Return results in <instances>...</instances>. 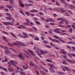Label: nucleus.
Wrapping results in <instances>:
<instances>
[{"label":"nucleus","mask_w":75,"mask_h":75,"mask_svg":"<svg viewBox=\"0 0 75 75\" xmlns=\"http://www.w3.org/2000/svg\"><path fill=\"white\" fill-rule=\"evenodd\" d=\"M23 24L24 25H28V23H23Z\"/></svg>","instance_id":"603ef678"},{"label":"nucleus","mask_w":75,"mask_h":75,"mask_svg":"<svg viewBox=\"0 0 75 75\" xmlns=\"http://www.w3.org/2000/svg\"><path fill=\"white\" fill-rule=\"evenodd\" d=\"M61 50L62 51V52L63 54H65V52L64 50L62 49Z\"/></svg>","instance_id":"dca6fc26"},{"label":"nucleus","mask_w":75,"mask_h":75,"mask_svg":"<svg viewBox=\"0 0 75 75\" xmlns=\"http://www.w3.org/2000/svg\"><path fill=\"white\" fill-rule=\"evenodd\" d=\"M71 55H72V56H73V57H75V54H71Z\"/></svg>","instance_id":"774afa93"},{"label":"nucleus","mask_w":75,"mask_h":75,"mask_svg":"<svg viewBox=\"0 0 75 75\" xmlns=\"http://www.w3.org/2000/svg\"><path fill=\"white\" fill-rule=\"evenodd\" d=\"M45 21L46 22H47V23H48V22H49V21H50V19H46L45 20Z\"/></svg>","instance_id":"c03bdc74"},{"label":"nucleus","mask_w":75,"mask_h":75,"mask_svg":"<svg viewBox=\"0 0 75 75\" xmlns=\"http://www.w3.org/2000/svg\"><path fill=\"white\" fill-rule=\"evenodd\" d=\"M34 39L35 40H36L37 41L39 40V38L37 37L34 38Z\"/></svg>","instance_id":"4be33fe9"},{"label":"nucleus","mask_w":75,"mask_h":75,"mask_svg":"<svg viewBox=\"0 0 75 75\" xmlns=\"http://www.w3.org/2000/svg\"><path fill=\"white\" fill-rule=\"evenodd\" d=\"M39 49V48L37 47H35L33 48V49L34 50H38Z\"/></svg>","instance_id":"6ab92c4d"},{"label":"nucleus","mask_w":75,"mask_h":75,"mask_svg":"<svg viewBox=\"0 0 75 75\" xmlns=\"http://www.w3.org/2000/svg\"><path fill=\"white\" fill-rule=\"evenodd\" d=\"M4 25H8V24H7V22H4Z\"/></svg>","instance_id":"49530a36"},{"label":"nucleus","mask_w":75,"mask_h":75,"mask_svg":"<svg viewBox=\"0 0 75 75\" xmlns=\"http://www.w3.org/2000/svg\"><path fill=\"white\" fill-rule=\"evenodd\" d=\"M62 19H63L62 18H57L58 20H62Z\"/></svg>","instance_id":"052dcab7"},{"label":"nucleus","mask_w":75,"mask_h":75,"mask_svg":"<svg viewBox=\"0 0 75 75\" xmlns=\"http://www.w3.org/2000/svg\"><path fill=\"white\" fill-rule=\"evenodd\" d=\"M5 54H7V55H8V54H10L11 53V52H10L8 50H5Z\"/></svg>","instance_id":"20e7f679"},{"label":"nucleus","mask_w":75,"mask_h":75,"mask_svg":"<svg viewBox=\"0 0 75 75\" xmlns=\"http://www.w3.org/2000/svg\"><path fill=\"white\" fill-rule=\"evenodd\" d=\"M40 62L41 63V64H42V65H46V64H45V63H44V62L41 61Z\"/></svg>","instance_id":"b1692460"},{"label":"nucleus","mask_w":75,"mask_h":75,"mask_svg":"<svg viewBox=\"0 0 75 75\" xmlns=\"http://www.w3.org/2000/svg\"><path fill=\"white\" fill-rule=\"evenodd\" d=\"M8 70H9V71H12V69H11V68H8Z\"/></svg>","instance_id":"37998d69"},{"label":"nucleus","mask_w":75,"mask_h":75,"mask_svg":"<svg viewBox=\"0 0 75 75\" xmlns=\"http://www.w3.org/2000/svg\"><path fill=\"white\" fill-rule=\"evenodd\" d=\"M49 70L51 72H52V73H54V70L52 69L51 68H50Z\"/></svg>","instance_id":"6e6552de"},{"label":"nucleus","mask_w":75,"mask_h":75,"mask_svg":"<svg viewBox=\"0 0 75 75\" xmlns=\"http://www.w3.org/2000/svg\"><path fill=\"white\" fill-rule=\"evenodd\" d=\"M46 47L47 48H51V47L49 45H46Z\"/></svg>","instance_id":"aec40b11"},{"label":"nucleus","mask_w":75,"mask_h":75,"mask_svg":"<svg viewBox=\"0 0 75 75\" xmlns=\"http://www.w3.org/2000/svg\"><path fill=\"white\" fill-rule=\"evenodd\" d=\"M40 73H41V74H44V72H43L42 71H40Z\"/></svg>","instance_id":"5fc2aeb1"},{"label":"nucleus","mask_w":75,"mask_h":75,"mask_svg":"<svg viewBox=\"0 0 75 75\" xmlns=\"http://www.w3.org/2000/svg\"><path fill=\"white\" fill-rule=\"evenodd\" d=\"M19 44H20L21 46H24V44L21 43V42H19Z\"/></svg>","instance_id":"393cba45"},{"label":"nucleus","mask_w":75,"mask_h":75,"mask_svg":"<svg viewBox=\"0 0 75 75\" xmlns=\"http://www.w3.org/2000/svg\"><path fill=\"white\" fill-rule=\"evenodd\" d=\"M13 24V23H11L10 22L9 23V25H12Z\"/></svg>","instance_id":"680f3d73"},{"label":"nucleus","mask_w":75,"mask_h":75,"mask_svg":"<svg viewBox=\"0 0 75 75\" xmlns=\"http://www.w3.org/2000/svg\"><path fill=\"white\" fill-rule=\"evenodd\" d=\"M57 73L59 74V75H62H62H65V74L64 73L61 72L59 71V72H58Z\"/></svg>","instance_id":"0eeeda50"},{"label":"nucleus","mask_w":75,"mask_h":75,"mask_svg":"<svg viewBox=\"0 0 75 75\" xmlns=\"http://www.w3.org/2000/svg\"><path fill=\"white\" fill-rule=\"evenodd\" d=\"M2 33H4L8 35V33H7V32H6L5 31H2Z\"/></svg>","instance_id":"c9c22d12"},{"label":"nucleus","mask_w":75,"mask_h":75,"mask_svg":"<svg viewBox=\"0 0 75 75\" xmlns=\"http://www.w3.org/2000/svg\"><path fill=\"white\" fill-rule=\"evenodd\" d=\"M6 7H8V8H9V9H11V6H10L8 5H6Z\"/></svg>","instance_id":"c756f323"},{"label":"nucleus","mask_w":75,"mask_h":75,"mask_svg":"<svg viewBox=\"0 0 75 75\" xmlns=\"http://www.w3.org/2000/svg\"><path fill=\"white\" fill-rule=\"evenodd\" d=\"M53 40H54V41H55V42H59L58 40H57L56 39H54Z\"/></svg>","instance_id":"a878e982"},{"label":"nucleus","mask_w":75,"mask_h":75,"mask_svg":"<svg viewBox=\"0 0 75 75\" xmlns=\"http://www.w3.org/2000/svg\"><path fill=\"white\" fill-rule=\"evenodd\" d=\"M47 62H52V61H51L49 60L48 59H47Z\"/></svg>","instance_id":"e433bc0d"},{"label":"nucleus","mask_w":75,"mask_h":75,"mask_svg":"<svg viewBox=\"0 0 75 75\" xmlns=\"http://www.w3.org/2000/svg\"><path fill=\"white\" fill-rule=\"evenodd\" d=\"M10 62L11 63L12 65H13V66L14 67H16V64H17V62L15 61H13L10 60Z\"/></svg>","instance_id":"f257e3e1"},{"label":"nucleus","mask_w":75,"mask_h":75,"mask_svg":"<svg viewBox=\"0 0 75 75\" xmlns=\"http://www.w3.org/2000/svg\"><path fill=\"white\" fill-rule=\"evenodd\" d=\"M54 48H55V49H57V50H59L58 48L57 47V46H55L54 47Z\"/></svg>","instance_id":"3c124183"},{"label":"nucleus","mask_w":75,"mask_h":75,"mask_svg":"<svg viewBox=\"0 0 75 75\" xmlns=\"http://www.w3.org/2000/svg\"><path fill=\"white\" fill-rule=\"evenodd\" d=\"M41 54H42V53H40L38 54V55L39 56V57H40L41 56Z\"/></svg>","instance_id":"a18cd8bd"},{"label":"nucleus","mask_w":75,"mask_h":75,"mask_svg":"<svg viewBox=\"0 0 75 75\" xmlns=\"http://www.w3.org/2000/svg\"><path fill=\"white\" fill-rule=\"evenodd\" d=\"M65 21H66V20L63 19L62 20H61V21H60L59 22V24H62L64 23V22H65Z\"/></svg>","instance_id":"f03ea898"},{"label":"nucleus","mask_w":75,"mask_h":75,"mask_svg":"<svg viewBox=\"0 0 75 75\" xmlns=\"http://www.w3.org/2000/svg\"><path fill=\"white\" fill-rule=\"evenodd\" d=\"M34 67L35 68H38V66L36 65H35L34 66Z\"/></svg>","instance_id":"4d7b16f0"},{"label":"nucleus","mask_w":75,"mask_h":75,"mask_svg":"<svg viewBox=\"0 0 75 75\" xmlns=\"http://www.w3.org/2000/svg\"><path fill=\"white\" fill-rule=\"evenodd\" d=\"M69 31L70 33H72V28H70L69 29Z\"/></svg>","instance_id":"7c9ffc66"},{"label":"nucleus","mask_w":75,"mask_h":75,"mask_svg":"<svg viewBox=\"0 0 75 75\" xmlns=\"http://www.w3.org/2000/svg\"><path fill=\"white\" fill-rule=\"evenodd\" d=\"M48 19L49 20V21H50L51 22H54V21L53 19H50L49 18H48Z\"/></svg>","instance_id":"a211bd4d"},{"label":"nucleus","mask_w":75,"mask_h":75,"mask_svg":"<svg viewBox=\"0 0 75 75\" xmlns=\"http://www.w3.org/2000/svg\"><path fill=\"white\" fill-rule=\"evenodd\" d=\"M40 68H42V69H43V70H44V71H45V68H44V67L41 66H40Z\"/></svg>","instance_id":"473e14b6"},{"label":"nucleus","mask_w":75,"mask_h":75,"mask_svg":"<svg viewBox=\"0 0 75 75\" xmlns=\"http://www.w3.org/2000/svg\"><path fill=\"white\" fill-rule=\"evenodd\" d=\"M58 26L60 27H64V25H59Z\"/></svg>","instance_id":"79ce46f5"},{"label":"nucleus","mask_w":75,"mask_h":75,"mask_svg":"<svg viewBox=\"0 0 75 75\" xmlns=\"http://www.w3.org/2000/svg\"><path fill=\"white\" fill-rule=\"evenodd\" d=\"M26 20L27 23H30V21H29V20H28V19H26Z\"/></svg>","instance_id":"58836bf2"},{"label":"nucleus","mask_w":75,"mask_h":75,"mask_svg":"<svg viewBox=\"0 0 75 75\" xmlns=\"http://www.w3.org/2000/svg\"><path fill=\"white\" fill-rule=\"evenodd\" d=\"M24 51V52H25V53H26V54H27L28 55H30V54H29V53H28L27 52V51H25V50Z\"/></svg>","instance_id":"4c0bfd02"},{"label":"nucleus","mask_w":75,"mask_h":75,"mask_svg":"<svg viewBox=\"0 0 75 75\" xmlns=\"http://www.w3.org/2000/svg\"><path fill=\"white\" fill-rule=\"evenodd\" d=\"M71 3H73V4H75V2L74 1H71Z\"/></svg>","instance_id":"864d4df0"},{"label":"nucleus","mask_w":75,"mask_h":75,"mask_svg":"<svg viewBox=\"0 0 75 75\" xmlns=\"http://www.w3.org/2000/svg\"><path fill=\"white\" fill-rule=\"evenodd\" d=\"M35 23H37V24H40V22L39 21H35Z\"/></svg>","instance_id":"8fccbe9b"},{"label":"nucleus","mask_w":75,"mask_h":75,"mask_svg":"<svg viewBox=\"0 0 75 75\" xmlns=\"http://www.w3.org/2000/svg\"><path fill=\"white\" fill-rule=\"evenodd\" d=\"M15 15L16 17H18V14H17V13H15Z\"/></svg>","instance_id":"2f4dec72"},{"label":"nucleus","mask_w":75,"mask_h":75,"mask_svg":"<svg viewBox=\"0 0 75 75\" xmlns=\"http://www.w3.org/2000/svg\"><path fill=\"white\" fill-rule=\"evenodd\" d=\"M8 45H10V46L12 47H13V45H12V44H11V43H8Z\"/></svg>","instance_id":"c85d7f7f"},{"label":"nucleus","mask_w":75,"mask_h":75,"mask_svg":"<svg viewBox=\"0 0 75 75\" xmlns=\"http://www.w3.org/2000/svg\"><path fill=\"white\" fill-rule=\"evenodd\" d=\"M60 11H61L62 13H65L66 11V10H63L62 8L60 9Z\"/></svg>","instance_id":"f8f14e48"},{"label":"nucleus","mask_w":75,"mask_h":75,"mask_svg":"<svg viewBox=\"0 0 75 75\" xmlns=\"http://www.w3.org/2000/svg\"><path fill=\"white\" fill-rule=\"evenodd\" d=\"M11 23L14 24V19H13V18L11 17Z\"/></svg>","instance_id":"1a4fd4ad"},{"label":"nucleus","mask_w":75,"mask_h":75,"mask_svg":"<svg viewBox=\"0 0 75 75\" xmlns=\"http://www.w3.org/2000/svg\"><path fill=\"white\" fill-rule=\"evenodd\" d=\"M60 41H61L62 42H64V40H63L61 39H59Z\"/></svg>","instance_id":"6e6d98bb"},{"label":"nucleus","mask_w":75,"mask_h":75,"mask_svg":"<svg viewBox=\"0 0 75 75\" xmlns=\"http://www.w3.org/2000/svg\"><path fill=\"white\" fill-rule=\"evenodd\" d=\"M23 34L24 35H25V36H27V34L26 33H23Z\"/></svg>","instance_id":"f704fd0d"},{"label":"nucleus","mask_w":75,"mask_h":75,"mask_svg":"<svg viewBox=\"0 0 75 75\" xmlns=\"http://www.w3.org/2000/svg\"><path fill=\"white\" fill-rule=\"evenodd\" d=\"M19 4L20 5V6L22 7H24V5L23 4H22V2L21 1L19 3Z\"/></svg>","instance_id":"423d86ee"},{"label":"nucleus","mask_w":75,"mask_h":75,"mask_svg":"<svg viewBox=\"0 0 75 75\" xmlns=\"http://www.w3.org/2000/svg\"><path fill=\"white\" fill-rule=\"evenodd\" d=\"M54 38H57V39H58L59 38L58 37H57L56 35H55L54 36Z\"/></svg>","instance_id":"09e8293b"},{"label":"nucleus","mask_w":75,"mask_h":75,"mask_svg":"<svg viewBox=\"0 0 75 75\" xmlns=\"http://www.w3.org/2000/svg\"><path fill=\"white\" fill-rule=\"evenodd\" d=\"M70 7H68L69 8H70V9H73V6H71V5H69Z\"/></svg>","instance_id":"cd10ccee"},{"label":"nucleus","mask_w":75,"mask_h":75,"mask_svg":"<svg viewBox=\"0 0 75 75\" xmlns=\"http://www.w3.org/2000/svg\"><path fill=\"white\" fill-rule=\"evenodd\" d=\"M25 13L27 15V16H30V14L29 13L28 11H26L25 12Z\"/></svg>","instance_id":"412c9836"},{"label":"nucleus","mask_w":75,"mask_h":75,"mask_svg":"<svg viewBox=\"0 0 75 75\" xmlns=\"http://www.w3.org/2000/svg\"><path fill=\"white\" fill-rule=\"evenodd\" d=\"M33 28L36 31H37V29L35 28V27H33Z\"/></svg>","instance_id":"ea45409f"},{"label":"nucleus","mask_w":75,"mask_h":75,"mask_svg":"<svg viewBox=\"0 0 75 75\" xmlns=\"http://www.w3.org/2000/svg\"><path fill=\"white\" fill-rule=\"evenodd\" d=\"M45 27H46V28H49V26L48 25H45Z\"/></svg>","instance_id":"69168bd1"},{"label":"nucleus","mask_w":75,"mask_h":75,"mask_svg":"<svg viewBox=\"0 0 75 75\" xmlns=\"http://www.w3.org/2000/svg\"><path fill=\"white\" fill-rule=\"evenodd\" d=\"M64 68H65V69H66V70H67V71H71V70H70L68 68V67H66V66H65L64 67Z\"/></svg>","instance_id":"9d476101"},{"label":"nucleus","mask_w":75,"mask_h":75,"mask_svg":"<svg viewBox=\"0 0 75 75\" xmlns=\"http://www.w3.org/2000/svg\"><path fill=\"white\" fill-rule=\"evenodd\" d=\"M49 33H50V34H52V29H50L49 30Z\"/></svg>","instance_id":"bb28decb"},{"label":"nucleus","mask_w":75,"mask_h":75,"mask_svg":"<svg viewBox=\"0 0 75 75\" xmlns=\"http://www.w3.org/2000/svg\"><path fill=\"white\" fill-rule=\"evenodd\" d=\"M7 19H8V20H11V18L9 17H7L6 18Z\"/></svg>","instance_id":"0e129e2a"},{"label":"nucleus","mask_w":75,"mask_h":75,"mask_svg":"<svg viewBox=\"0 0 75 75\" xmlns=\"http://www.w3.org/2000/svg\"><path fill=\"white\" fill-rule=\"evenodd\" d=\"M3 38L2 39L3 40H6V38L4 37V36H3Z\"/></svg>","instance_id":"bf43d9fd"},{"label":"nucleus","mask_w":75,"mask_h":75,"mask_svg":"<svg viewBox=\"0 0 75 75\" xmlns=\"http://www.w3.org/2000/svg\"><path fill=\"white\" fill-rule=\"evenodd\" d=\"M53 31H54V32H55V33H60L62 35V34H65V33H62L61 32H59L58 31V30H53Z\"/></svg>","instance_id":"7ed1b4c3"},{"label":"nucleus","mask_w":75,"mask_h":75,"mask_svg":"<svg viewBox=\"0 0 75 75\" xmlns=\"http://www.w3.org/2000/svg\"><path fill=\"white\" fill-rule=\"evenodd\" d=\"M65 14L66 16H68L69 14L67 13H65Z\"/></svg>","instance_id":"338daca9"},{"label":"nucleus","mask_w":75,"mask_h":75,"mask_svg":"<svg viewBox=\"0 0 75 75\" xmlns=\"http://www.w3.org/2000/svg\"><path fill=\"white\" fill-rule=\"evenodd\" d=\"M8 64H9V65H12V64L10 63L9 62H8Z\"/></svg>","instance_id":"13d9d810"},{"label":"nucleus","mask_w":75,"mask_h":75,"mask_svg":"<svg viewBox=\"0 0 75 75\" xmlns=\"http://www.w3.org/2000/svg\"><path fill=\"white\" fill-rule=\"evenodd\" d=\"M63 57L64 58V59H67V57L65 56H63Z\"/></svg>","instance_id":"de8ad7c7"},{"label":"nucleus","mask_w":75,"mask_h":75,"mask_svg":"<svg viewBox=\"0 0 75 75\" xmlns=\"http://www.w3.org/2000/svg\"><path fill=\"white\" fill-rule=\"evenodd\" d=\"M66 47H67V48H68V49H70L71 50V47H69V46H68V45H67L66 46Z\"/></svg>","instance_id":"72a5a7b5"},{"label":"nucleus","mask_w":75,"mask_h":75,"mask_svg":"<svg viewBox=\"0 0 75 75\" xmlns=\"http://www.w3.org/2000/svg\"><path fill=\"white\" fill-rule=\"evenodd\" d=\"M28 52H31L32 55H34V56H35V53H34V52H33L32 51L30 50H28Z\"/></svg>","instance_id":"39448f33"},{"label":"nucleus","mask_w":75,"mask_h":75,"mask_svg":"<svg viewBox=\"0 0 75 75\" xmlns=\"http://www.w3.org/2000/svg\"><path fill=\"white\" fill-rule=\"evenodd\" d=\"M50 67H51V68H52V69H54V66L53 64H51Z\"/></svg>","instance_id":"f3484780"},{"label":"nucleus","mask_w":75,"mask_h":75,"mask_svg":"<svg viewBox=\"0 0 75 75\" xmlns=\"http://www.w3.org/2000/svg\"><path fill=\"white\" fill-rule=\"evenodd\" d=\"M23 67L24 69H28V68L24 65L23 66Z\"/></svg>","instance_id":"2eb2a0df"},{"label":"nucleus","mask_w":75,"mask_h":75,"mask_svg":"<svg viewBox=\"0 0 75 75\" xmlns=\"http://www.w3.org/2000/svg\"><path fill=\"white\" fill-rule=\"evenodd\" d=\"M44 42L45 44H47V42H48L47 41L45 40L44 41Z\"/></svg>","instance_id":"e2e57ef3"},{"label":"nucleus","mask_w":75,"mask_h":75,"mask_svg":"<svg viewBox=\"0 0 75 75\" xmlns=\"http://www.w3.org/2000/svg\"><path fill=\"white\" fill-rule=\"evenodd\" d=\"M3 48H5V49H6V50H9V48L6 46H5L4 47L3 46Z\"/></svg>","instance_id":"4468645a"},{"label":"nucleus","mask_w":75,"mask_h":75,"mask_svg":"<svg viewBox=\"0 0 75 75\" xmlns=\"http://www.w3.org/2000/svg\"><path fill=\"white\" fill-rule=\"evenodd\" d=\"M2 62H7V60L4 59L2 61Z\"/></svg>","instance_id":"5701e85b"},{"label":"nucleus","mask_w":75,"mask_h":75,"mask_svg":"<svg viewBox=\"0 0 75 75\" xmlns=\"http://www.w3.org/2000/svg\"><path fill=\"white\" fill-rule=\"evenodd\" d=\"M64 5L66 6H68V4H67V3H64Z\"/></svg>","instance_id":"a19ab883"},{"label":"nucleus","mask_w":75,"mask_h":75,"mask_svg":"<svg viewBox=\"0 0 75 75\" xmlns=\"http://www.w3.org/2000/svg\"><path fill=\"white\" fill-rule=\"evenodd\" d=\"M18 56H19V58H21V59H22V60H23V59H24V58L22 57V56H21V55L19 54L18 55Z\"/></svg>","instance_id":"ddd939ff"},{"label":"nucleus","mask_w":75,"mask_h":75,"mask_svg":"<svg viewBox=\"0 0 75 75\" xmlns=\"http://www.w3.org/2000/svg\"><path fill=\"white\" fill-rule=\"evenodd\" d=\"M6 14L7 15V16H8V17H11V15L8 13H6Z\"/></svg>","instance_id":"9b49d317"}]
</instances>
